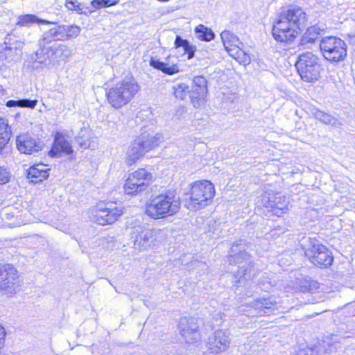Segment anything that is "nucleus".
Masks as SVG:
<instances>
[{
	"label": "nucleus",
	"mask_w": 355,
	"mask_h": 355,
	"mask_svg": "<svg viewBox=\"0 0 355 355\" xmlns=\"http://www.w3.org/2000/svg\"><path fill=\"white\" fill-rule=\"evenodd\" d=\"M157 232L158 230L150 228L146 224L136 220L130 228V234L135 248L143 250L151 245Z\"/></svg>",
	"instance_id": "f8f14e48"
},
{
	"label": "nucleus",
	"mask_w": 355,
	"mask_h": 355,
	"mask_svg": "<svg viewBox=\"0 0 355 355\" xmlns=\"http://www.w3.org/2000/svg\"><path fill=\"white\" fill-rule=\"evenodd\" d=\"M11 130L7 121L0 118V140L9 142L11 137Z\"/></svg>",
	"instance_id": "4c0bfd02"
},
{
	"label": "nucleus",
	"mask_w": 355,
	"mask_h": 355,
	"mask_svg": "<svg viewBox=\"0 0 355 355\" xmlns=\"http://www.w3.org/2000/svg\"><path fill=\"white\" fill-rule=\"evenodd\" d=\"M152 179V174L145 168H139L132 173L123 186L125 194L132 196L146 190Z\"/></svg>",
	"instance_id": "9b49d317"
},
{
	"label": "nucleus",
	"mask_w": 355,
	"mask_h": 355,
	"mask_svg": "<svg viewBox=\"0 0 355 355\" xmlns=\"http://www.w3.org/2000/svg\"><path fill=\"white\" fill-rule=\"evenodd\" d=\"M19 104H20V99H18V100H8L6 103V105L8 107H19Z\"/></svg>",
	"instance_id": "37998d69"
},
{
	"label": "nucleus",
	"mask_w": 355,
	"mask_h": 355,
	"mask_svg": "<svg viewBox=\"0 0 355 355\" xmlns=\"http://www.w3.org/2000/svg\"><path fill=\"white\" fill-rule=\"evenodd\" d=\"M37 55H35L34 53H31L28 58L25 60L24 65L31 71H39L43 68V65L40 62H37Z\"/></svg>",
	"instance_id": "58836bf2"
},
{
	"label": "nucleus",
	"mask_w": 355,
	"mask_h": 355,
	"mask_svg": "<svg viewBox=\"0 0 355 355\" xmlns=\"http://www.w3.org/2000/svg\"><path fill=\"white\" fill-rule=\"evenodd\" d=\"M307 15L300 6L282 10L273 21L272 35L284 46L292 44L307 21Z\"/></svg>",
	"instance_id": "f03ea898"
},
{
	"label": "nucleus",
	"mask_w": 355,
	"mask_h": 355,
	"mask_svg": "<svg viewBox=\"0 0 355 355\" xmlns=\"http://www.w3.org/2000/svg\"><path fill=\"white\" fill-rule=\"evenodd\" d=\"M327 26L324 24H316L309 27L300 39V45L305 46L315 43L326 33Z\"/></svg>",
	"instance_id": "393cba45"
},
{
	"label": "nucleus",
	"mask_w": 355,
	"mask_h": 355,
	"mask_svg": "<svg viewBox=\"0 0 355 355\" xmlns=\"http://www.w3.org/2000/svg\"><path fill=\"white\" fill-rule=\"evenodd\" d=\"M37 99L21 98L20 99L19 107L33 109L37 104Z\"/></svg>",
	"instance_id": "ea45409f"
},
{
	"label": "nucleus",
	"mask_w": 355,
	"mask_h": 355,
	"mask_svg": "<svg viewBox=\"0 0 355 355\" xmlns=\"http://www.w3.org/2000/svg\"><path fill=\"white\" fill-rule=\"evenodd\" d=\"M149 64L153 69L159 70L162 73L172 76L180 71L178 64L171 60V58L168 56L164 61L160 59L152 57L149 60Z\"/></svg>",
	"instance_id": "b1692460"
},
{
	"label": "nucleus",
	"mask_w": 355,
	"mask_h": 355,
	"mask_svg": "<svg viewBox=\"0 0 355 355\" xmlns=\"http://www.w3.org/2000/svg\"><path fill=\"white\" fill-rule=\"evenodd\" d=\"M50 170L48 165L42 163L35 164L26 171V177L35 184L41 182L49 178Z\"/></svg>",
	"instance_id": "a878e982"
},
{
	"label": "nucleus",
	"mask_w": 355,
	"mask_h": 355,
	"mask_svg": "<svg viewBox=\"0 0 355 355\" xmlns=\"http://www.w3.org/2000/svg\"><path fill=\"white\" fill-rule=\"evenodd\" d=\"M189 192L185 193L182 203L187 209L196 211L205 207L215 195L214 184L209 180L196 181L190 185Z\"/></svg>",
	"instance_id": "20e7f679"
},
{
	"label": "nucleus",
	"mask_w": 355,
	"mask_h": 355,
	"mask_svg": "<svg viewBox=\"0 0 355 355\" xmlns=\"http://www.w3.org/2000/svg\"><path fill=\"white\" fill-rule=\"evenodd\" d=\"M189 89L186 83H175L172 87L173 94L175 98L184 101L189 96Z\"/></svg>",
	"instance_id": "c9c22d12"
},
{
	"label": "nucleus",
	"mask_w": 355,
	"mask_h": 355,
	"mask_svg": "<svg viewBox=\"0 0 355 355\" xmlns=\"http://www.w3.org/2000/svg\"><path fill=\"white\" fill-rule=\"evenodd\" d=\"M230 345V333L228 329H217L210 335L207 347L212 354H218L225 352Z\"/></svg>",
	"instance_id": "412c9836"
},
{
	"label": "nucleus",
	"mask_w": 355,
	"mask_h": 355,
	"mask_svg": "<svg viewBox=\"0 0 355 355\" xmlns=\"http://www.w3.org/2000/svg\"><path fill=\"white\" fill-rule=\"evenodd\" d=\"M174 49L176 51V57L183 60L192 59L196 51V46L191 44L187 39L182 38L180 35H176L174 41Z\"/></svg>",
	"instance_id": "5701e85b"
},
{
	"label": "nucleus",
	"mask_w": 355,
	"mask_h": 355,
	"mask_svg": "<svg viewBox=\"0 0 355 355\" xmlns=\"http://www.w3.org/2000/svg\"><path fill=\"white\" fill-rule=\"evenodd\" d=\"M220 38L227 51H230V47H239L241 44L239 37L230 31L224 30L220 33Z\"/></svg>",
	"instance_id": "473e14b6"
},
{
	"label": "nucleus",
	"mask_w": 355,
	"mask_h": 355,
	"mask_svg": "<svg viewBox=\"0 0 355 355\" xmlns=\"http://www.w3.org/2000/svg\"><path fill=\"white\" fill-rule=\"evenodd\" d=\"M207 94V81L202 76H194L192 85L189 89V98L196 108L202 106L206 101Z\"/></svg>",
	"instance_id": "a211bd4d"
},
{
	"label": "nucleus",
	"mask_w": 355,
	"mask_h": 355,
	"mask_svg": "<svg viewBox=\"0 0 355 355\" xmlns=\"http://www.w3.org/2000/svg\"><path fill=\"white\" fill-rule=\"evenodd\" d=\"M34 24L50 25L55 23L52 21H49L46 19L40 18L37 15L33 14H26L20 15L17 18V24L20 26L29 27Z\"/></svg>",
	"instance_id": "2f4dec72"
},
{
	"label": "nucleus",
	"mask_w": 355,
	"mask_h": 355,
	"mask_svg": "<svg viewBox=\"0 0 355 355\" xmlns=\"http://www.w3.org/2000/svg\"><path fill=\"white\" fill-rule=\"evenodd\" d=\"M180 197L175 191L153 198L146 206V214L153 219H161L176 214L180 207Z\"/></svg>",
	"instance_id": "39448f33"
},
{
	"label": "nucleus",
	"mask_w": 355,
	"mask_h": 355,
	"mask_svg": "<svg viewBox=\"0 0 355 355\" xmlns=\"http://www.w3.org/2000/svg\"><path fill=\"white\" fill-rule=\"evenodd\" d=\"M16 146L20 153L31 155L42 150L44 143L35 135L23 132L16 137Z\"/></svg>",
	"instance_id": "aec40b11"
},
{
	"label": "nucleus",
	"mask_w": 355,
	"mask_h": 355,
	"mask_svg": "<svg viewBox=\"0 0 355 355\" xmlns=\"http://www.w3.org/2000/svg\"><path fill=\"white\" fill-rule=\"evenodd\" d=\"M320 50L324 58L330 62L343 61L347 54L345 42L336 36L323 37L320 42Z\"/></svg>",
	"instance_id": "6e6552de"
},
{
	"label": "nucleus",
	"mask_w": 355,
	"mask_h": 355,
	"mask_svg": "<svg viewBox=\"0 0 355 355\" xmlns=\"http://www.w3.org/2000/svg\"><path fill=\"white\" fill-rule=\"evenodd\" d=\"M247 248L246 241L241 239H238L232 243L227 255L228 263L237 266V270L232 271V289L236 295L241 296L239 299L252 296L257 286L263 291L269 292L275 285V280L263 273L257 282L254 281L259 272L255 268L251 255L246 251Z\"/></svg>",
	"instance_id": "f257e3e1"
},
{
	"label": "nucleus",
	"mask_w": 355,
	"mask_h": 355,
	"mask_svg": "<svg viewBox=\"0 0 355 355\" xmlns=\"http://www.w3.org/2000/svg\"><path fill=\"white\" fill-rule=\"evenodd\" d=\"M24 42L13 34H8L4 42L0 45V60L7 63L15 62L21 59Z\"/></svg>",
	"instance_id": "ddd939ff"
},
{
	"label": "nucleus",
	"mask_w": 355,
	"mask_h": 355,
	"mask_svg": "<svg viewBox=\"0 0 355 355\" xmlns=\"http://www.w3.org/2000/svg\"><path fill=\"white\" fill-rule=\"evenodd\" d=\"M8 142L3 141L0 140V155L4 154V150L7 148V144Z\"/></svg>",
	"instance_id": "c03bdc74"
},
{
	"label": "nucleus",
	"mask_w": 355,
	"mask_h": 355,
	"mask_svg": "<svg viewBox=\"0 0 355 355\" xmlns=\"http://www.w3.org/2000/svg\"><path fill=\"white\" fill-rule=\"evenodd\" d=\"M119 3V0H92L89 6H87L78 0H65L64 6L69 10L89 16L96 10L116 6Z\"/></svg>",
	"instance_id": "4468645a"
},
{
	"label": "nucleus",
	"mask_w": 355,
	"mask_h": 355,
	"mask_svg": "<svg viewBox=\"0 0 355 355\" xmlns=\"http://www.w3.org/2000/svg\"><path fill=\"white\" fill-rule=\"evenodd\" d=\"M140 90L138 82L132 76H128L106 89L108 103L115 109L128 104Z\"/></svg>",
	"instance_id": "7ed1b4c3"
},
{
	"label": "nucleus",
	"mask_w": 355,
	"mask_h": 355,
	"mask_svg": "<svg viewBox=\"0 0 355 355\" xmlns=\"http://www.w3.org/2000/svg\"><path fill=\"white\" fill-rule=\"evenodd\" d=\"M62 31L63 32V41L70 40L76 38L81 32V28L73 24H61Z\"/></svg>",
	"instance_id": "f704fd0d"
},
{
	"label": "nucleus",
	"mask_w": 355,
	"mask_h": 355,
	"mask_svg": "<svg viewBox=\"0 0 355 355\" xmlns=\"http://www.w3.org/2000/svg\"><path fill=\"white\" fill-rule=\"evenodd\" d=\"M6 0H0V1H5Z\"/></svg>",
	"instance_id": "09e8293b"
},
{
	"label": "nucleus",
	"mask_w": 355,
	"mask_h": 355,
	"mask_svg": "<svg viewBox=\"0 0 355 355\" xmlns=\"http://www.w3.org/2000/svg\"><path fill=\"white\" fill-rule=\"evenodd\" d=\"M178 330L186 343L194 344L201 339L198 319L194 317H182L178 324Z\"/></svg>",
	"instance_id": "f3484780"
},
{
	"label": "nucleus",
	"mask_w": 355,
	"mask_h": 355,
	"mask_svg": "<svg viewBox=\"0 0 355 355\" xmlns=\"http://www.w3.org/2000/svg\"><path fill=\"white\" fill-rule=\"evenodd\" d=\"M6 331L4 327L0 324V349H2L5 343Z\"/></svg>",
	"instance_id": "79ce46f5"
},
{
	"label": "nucleus",
	"mask_w": 355,
	"mask_h": 355,
	"mask_svg": "<svg viewBox=\"0 0 355 355\" xmlns=\"http://www.w3.org/2000/svg\"><path fill=\"white\" fill-rule=\"evenodd\" d=\"M196 37L203 42H210L215 38V33L211 28L200 24L194 28Z\"/></svg>",
	"instance_id": "72a5a7b5"
},
{
	"label": "nucleus",
	"mask_w": 355,
	"mask_h": 355,
	"mask_svg": "<svg viewBox=\"0 0 355 355\" xmlns=\"http://www.w3.org/2000/svg\"><path fill=\"white\" fill-rule=\"evenodd\" d=\"M38 46L39 49L35 52H34V53L35 55H37V58L39 60L37 62L42 63V64L44 66V64H46V61L48 59L51 58L50 50L49 49V46L40 42V40H38Z\"/></svg>",
	"instance_id": "e433bc0d"
},
{
	"label": "nucleus",
	"mask_w": 355,
	"mask_h": 355,
	"mask_svg": "<svg viewBox=\"0 0 355 355\" xmlns=\"http://www.w3.org/2000/svg\"><path fill=\"white\" fill-rule=\"evenodd\" d=\"M164 140L161 133L153 131H144L130 145L128 151L127 163L131 166L145 153L153 150Z\"/></svg>",
	"instance_id": "423d86ee"
},
{
	"label": "nucleus",
	"mask_w": 355,
	"mask_h": 355,
	"mask_svg": "<svg viewBox=\"0 0 355 355\" xmlns=\"http://www.w3.org/2000/svg\"><path fill=\"white\" fill-rule=\"evenodd\" d=\"M300 245L305 256L317 267L325 268L332 265V252L316 238L304 237Z\"/></svg>",
	"instance_id": "0eeeda50"
},
{
	"label": "nucleus",
	"mask_w": 355,
	"mask_h": 355,
	"mask_svg": "<svg viewBox=\"0 0 355 355\" xmlns=\"http://www.w3.org/2000/svg\"><path fill=\"white\" fill-rule=\"evenodd\" d=\"M53 27L43 32L41 37L40 38V42L45 44L47 46H51L52 44L58 41H63V32L62 31L61 24H58L54 22Z\"/></svg>",
	"instance_id": "cd10ccee"
},
{
	"label": "nucleus",
	"mask_w": 355,
	"mask_h": 355,
	"mask_svg": "<svg viewBox=\"0 0 355 355\" xmlns=\"http://www.w3.org/2000/svg\"><path fill=\"white\" fill-rule=\"evenodd\" d=\"M302 354H304V351L302 350V351L300 352V354L299 355H302Z\"/></svg>",
	"instance_id": "de8ad7c7"
},
{
	"label": "nucleus",
	"mask_w": 355,
	"mask_h": 355,
	"mask_svg": "<svg viewBox=\"0 0 355 355\" xmlns=\"http://www.w3.org/2000/svg\"><path fill=\"white\" fill-rule=\"evenodd\" d=\"M10 173L6 168L0 166V184H4L9 181Z\"/></svg>",
	"instance_id": "a19ab883"
},
{
	"label": "nucleus",
	"mask_w": 355,
	"mask_h": 355,
	"mask_svg": "<svg viewBox=\"0 0 355 355\" xmlns=\"http://www.w3.org/2000/svg\"><path fill=\"white\" fill-rule=\"evenodd\" d=\"M227 100L230 101L232 103H234L235 101L237 100V97L235 94H231L230 96L227 97Z\"/></svg>",
	"instance_id": "a18cd8bd"
},
{
	"label": "nucleus",
	"mask_w": 355,
	"mask_h": 355,
	"mask_svg": "<svg viewBox=\"0 0 355 355\" xmlns=\"http://www.w3.org/2000/svg\"><path fill=\"white\" fill-rule=\"evenodd\" d=\"M297 71L302 80L312 83L320 76V64L318 57L312 52H306L298 56L295 63Z\"/></svg>",
	"instance_id": "1a4fd4ad"
},
{
	"label": "nucleus",
	"mask_w": 355,
	"mask_h": 355,
	"mask_svg": "<svg viewBox=\"0 0 355 355\" xmlns=\"http://www.w3.org/2000/svg\"><path fill=\"white\" fill-rule=\"evenodd\" d=\"M122 208L115 202H108L98 204L94 214V221L101 225L114 223L122 214Z\"/></svg>",
	"instance_id": "dca6fc26"
},
{
	"label": "nucleus",
	"mask_w": 355,
	"mask_h": 355,
	"mask_svg": "<svg viewBox=\"0 0 355 355\" xmlns=\"http://www.w3.org/2000/svg\"><path fill=\"white\" fill-rule=\"evenodd\" d=\"M312 115L321 123L334 128H340L343 125V120L338 116H334L320 109L313 107L311 110Z\"/></svg>",
	"instance_id": "bb28decb"
},
{
	"label": "nucleus",
	"mask_w": 355,
	"mask_h": 355,
	"mask_svg": "<svg viewBox=\"0 0 355 355\" xmlns=\"http://www.w3.org/2000/svg\"><path fill=\"white\" fill-rule=\"evenodd\" d=\"M249 304L256 315L276 314V311H279L281 308L274 295L256 299Z\"/></svg>",
	"instance_id": "4be33fe9"
},
{
	"label": "nucleus",
	"mask_w": 355,
	"mask_h": 355,
	"mask_svg": "<svg viewBox=\"0 0 355 355\" xmlns=\"http://www.w3.org/2000/svg\"><path fill=\"white\" fill-rule=\"evenodd\" d=\"M51 58L64 60L72 55V49L64 44L53 43L49 46Z\"/></svg>",
	"instance_id": "c756f323"
},
{
	"label": "nucleus",
	"mask_w": 355,
	"mask_h": 355,
	"mask_svg": "<svg viewBox=\"0 0 355 355\" xmlns=\"http://www.w3.org/2000/svg\"><path fill=\"white\" fill-rule=\"evenodd\" d=\"M257 203L273 215L280 217L288 210L289 200L288 198L280 192L268 190L261 196Z\"/></svg>",
	"instance_id": "9d476101"
},
{
	"label": "nucleus",
	"mask_w": 355,
	"mask_h": 355,
	"mask_svg": "<svg viewBox=\"0 0 355 355\" xmlns=\"http://www.w3.org/2000/svg\"><path fill=\"white\" fill-rule=\"evenodd\" d=\"M67 131H56L53 134V141L48 155L52 158L70 155L73 153L71 143L67 140Z\"/></svg>",
	"instance_id": "6ab92c4d"
},
{
	"label": "nucleus",
	"mask_w": 355,
	"mask_h": 355,
	"mask_svg": "<svg viewBox=\"0 0 355 355\" xmlns=\"http://www.w3.org/2000/svg\"><path fill=\"white\" fill-rule=\"evenodd\" d=\"M17 270L10 263H0V292L12 294L19 287Z\"/></svg>",
	"instance_id": "2eb2a0df"
},
{
	"label": "nucleus",
	"mask_w": 355,
	"mask_h": 355,
	"mask_svg": "<svg viewBox=\"0 0 355 355\" xmlns=\"http://www.w3.org/2000/svg\"><path fill=\"white\" fill-rule=\"evenodd\" d=\"M320 288L319 283L310 277H304L297 279L295 288V293H309L315 292Z\"/></svg>",
	"instance_id": "7c9ffc66"
},
{
	"label": "nucleus",
	"mask_w": 355,
	"mask_h": 355,
	"mask_svg": "<svg viewBox=\"0 0 355 355\" xmlns=\"http://www.w3.org/2000/svg\"><path fill=\"white\" fill-rule=\"evenodd\" d=\"M352 40H353V42H355V34L352 36Z\"/></svg>",
	"instance_id": "49530a36"
},
{
	"label": "nucleus",
	"mask_w": 355,
	"mask_h": 355,
	"mask_svg": "<svg viewBox=\"0 0 355 355\" xmlns=\"http://www.w3.org/2000/svg\"><path fill=\"white\" fill-rule=\"evenodd\" d=\"M82 125L78 134L75 137V141L80 148L85 150L90 147L92 132L87 123H82Z\"/></svg>",
	"instance_id": "c85d7f7f"
}]
</instances>
